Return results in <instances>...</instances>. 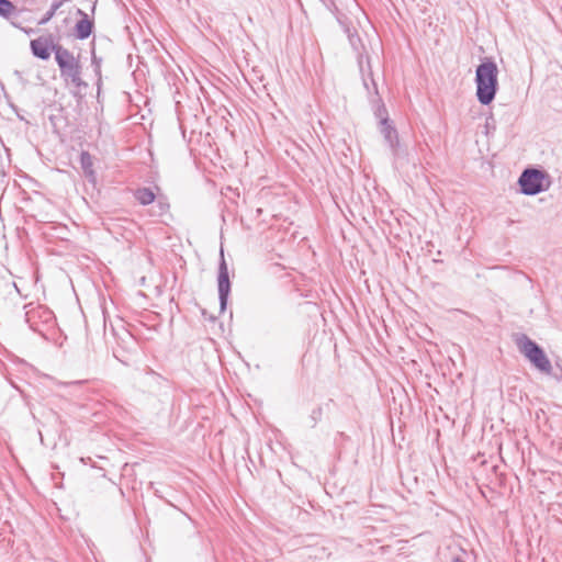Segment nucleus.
<instances>
[{"instance_id":"f257e3e1","label":"nucleus","mask_w":562,"mask_h":562,"mask_svg":"<svg viewBox=\"0 0 562 562\" xmlns=\"http://www.w3.org/2000/svg\"><path fill=\"white\" fill-rule=\"evenodd\" d=\"M476 99L482 105H490L498 91V67L492 57H484L475 69Z\"/></svg>"},{"instance_id":"f03ea898","label":"nucleus","mask_w":562,"mask_h":562,"mask_svg":"<svg viewBox=\"0 0 562 562\" xmlns=\"http://www.w3.org/2000/svg\"><path fill=\"white\" fill-rule=\"evenodd\" d=\"M21 179L24 181V183L19 182L18 186L20 188V206L19 210L23 213L24 224L18 225L16 227V236L20 240L22 247L31 258V251L33 250L32 245V233L34 225L32 224L33 215L27 214L25 211V206H27L32 202V194L31 189L33 187V179L29 176H22Z\"/></svg>"},{"instance_id":"7ed1b4c3","label":"nucleus","mask_w":562,"mask_h":562,"mask_svg":"<svg viewBox=\"0 0 562 562\" xmlns=\"http://www.w3.org/2000/svg\"><path fill=\"white\" fill-rule=\"evenodd\" d=\"M54 55L56 64L58 65L60 77L65 82H70L75 88L78 89V93L82 89L88 88V83L82 80V66L78 57H75L72 53L64 46L54 47ZM74 94H77L75 92Z\"/></svg>"},{"instance_id":"20e7f679","label":"nucleus","mask_w":562,"mask_h":562,"mask_svg":"<svg viewBox=\"0 0 562 562\" xmlns=\"http://www.w3.org/2000/svg\"><path fill=\"white\" fill-rule=\"evenodd\" d=\"M37 319H42V325L37 322V336L43 340L45 347L50 345L52 350L56 353L63 346L64 338L61 331L56 325L54 313L44 305L37 304Z\"/></svg>"},{"instance_id":"39448f33","label":"nucleus","mask_w":562,"mask_h":562,"mask_svg":"<svg viewBox=\"0 0 562 562\" xmlns=\"http://www.w3.org/2000/svg\"><path fill=\"white\" fill-rule=\"evenodd\" d=\"M515 342L521 355L540 372L550 374L552 366L544 350L540 345L529 338L526 334H518Z\"/></svg>"},{"instance_id":"423d86ee","label":"nucleus","mask_w":562,"mask_h":562,"mask_svg":"<svg viewBox=\"0 0 562 562\" xmlns=\"http://www.w3.org/2000/svg\"><path fill=\"white\" fill-rule=\"evenodd\" d=\"M550 177L544 170L526 168L518 178L520 192L525 195H537L550 187Z\"/></svg>"},{"instance_id":"0eeeda50","label":"nucleus","mask_w":562,"mask_h":562,"mask_svg":"<svg viewBox=\"0 0 562 562\" xmlns=\"http://www.w3.org/2000/svg\"><path fill=\"white\" fill-rule=\"evenodd\" d=\"M232 290L228 267L224 257V250H220V262L217 270V291L220 301V312L224 313L227 307L228 297Z\"/></svg>"},{"instance_id":"6e6552de","label":"nucleus","mask_w":562,"mask_h":562,"mask_svg":"<svg viewBox=\"0 0 562 562\" xmlns=\"http://www.w3.org/2000/svg\"><path fill=\"white\" fill-rule=\"evenodd\" d=\"M76 15L79 16V20L74 26V36L80 41L89 38L94 30V20L81 9H77Z\"/></svg>"},{"instance_id":"1a4fd4ad","label":"nucleus","mask_w":562,"mask_h":562,"mask_svg":"<svg viewBox=\"0 0 562 562\" xmlns=\"http://www.w3.org/2000/svg\"><path fill=\"white\" fill-rule=\"evenodd\" d=\"M358 66H359L362 83H363V87L367 90V92H370V87H369V79H370L372 81L373 92H374V94H378V83L373 78V71H372L370 56L359 53Z\"/></svg>"},{"instance_id":"9d476101","label":"nucleus","mask_w":562,"mask_h":562,"mask_svg":"<svg viewBox=\"0 0 562 562\" xmlns=\"http://www.w3.org/2000/svg\"><path fill=\"white\" fill-rule=\"evenodd\" d=\"M32 11L30 9L21 8L16 9L11 16L8 18V20L11 22V24L23 31L25 34L30 35L34 32V29L32 26Z\"/></svg>"},{"instance_id":"9b49d317","label":"nucleus","mask_w":562,"mask_h":562,"mask_svg":"<svg viewBox=\"0 0 562 562\" xmlns=\"http://www.w3.org/2000/svg\"><path fill=\"white\" fill-rule=\"evenodd\" d=\"M380 133L383 135L384 140L387 143L393 155L395 157H400L402 155V149L398 142V133L393 121L391 120L385 124H380Z\"/></svg>"},{"instance_id":"f8f14e48","label":"nucleus","mask_w":562,"mask_h":562,"mask_svg":"<svg viewBox=\"0 0 562 562\" xmlns=\"http://www.w3.org/2000/svg\"><path fill=\"white\" fill-rule=\"evenodd\" d=\"M61 46L58 43H54L53 37H37V58L47 60L50 57L52 52L54 53V47Z\"/></svg>"},{"instance_id":"ddd939ff","label":"nucleus","mask_w":562,"mask_h":562,"mask_svg":"<svg viewBox=\"0 0 562 562\" xmlns=\"http://www.w3.org/2000/svg\"><path fill=\"white\" fill-rule=\"evenodd\" d=\"M133 195H134L135 200L140 205H144V206L154 204L158 196L151 188H147V187H142V188L135 189L133 192Z\"/></svg>"},{"instance_id":"4468645a","label":"nucleus","mask_w":562,"mask_h":562,"mask_svg":"<svg viewBox=\"0 0 562 562\" xmlns=\"http://www.w3.org/2000/svg\"><path fill=\"white\" fill-rule=\"evenodd\" d=\"M370 102L374 106V115L379 119L380 124H385L387 121H391L387 109L379 93L374 94V97L370 99Z\"/></svg>"},{"instance_id":"2eb2a0df","label":"nucleus","mask_w":562,"mask_h":562,"mask_svg":"<svg viewBox=\"0 0 562 562\" xmlns=\"http://www.w3.org/2000/svg\"><path fill=\"white\" fill-rule=\"evenodd\" d=\"M101 65H102V57L97 56L94 43H92V46H91V66L93 67L94 75L98 78V80H97L98 89H100L101 83H102Z\"/></svg>"},{"instance_id":"dca6fc26","label":"nucleus","mask_w":562,"mask_h":562,"mask_svg":"<svg viewBox=\"0 0 562 562\" xmlns=\"http://www.w3.org/2000/svg\"><path fill=\"white\" fill-rule=\"evenodd\" d=\"M169 207H170V205H169L166 196L158 195L155 201V204L153 206L151 215L153 216H162L168 213Z\"/></svg>"},{"instance_id":"f3484780","label":"nucleus","mask_w":562,"mask_h":562,"mask_svg":"<svg viewBox=\"0 0 562 562\" xmlns=\"http://www.w3.org/2000/svg\"><path fill=\"white\" fill-rule=\"evenodd\" d=\"M337 20L342 25L345 32L347 33L350 45L356 50H358V48H359L358 46L361 45V38L358 35L357 31L356 30L351 31L349 25L347 23H345L341 19L338 18Z\"/></svg>"},{"instance_id":"a211bd4d","label":"nucleus","mask_w":562,"mask_h":562,"mask_svg":"<svg viewBox=\"0 0 562 562\" xmlns=\"http://www.w3.org/2000/svg\"><path fill=\"white\" fill-rule=\"evenodd\" d=\"M22 384H19L16 382H12V385L14 389H16L20 394L23 396V398L25 400L26 404L30 405V401L32 398V395L30 393V389L32 387V383L27 380H24V379H20Z\"/></svg>"},{"instance_id":"6ab92c4d","label":"nucleus","mask_w":562,"mask_h":562,"mask_svg":"<svg viewBox=\"0 0 562 562\" xmlns=\"http://www.w3.org/2000/svg\"><path fill=\"white\" fill-rule=\"evenodd\" d=\"M80 165H81V168L83 169L85 173H89V175H92L93 171H92V157L91 155L83 150L81 151L80 154Z\"/></svg>"},{"instance_id":"aec40b11","label":"nucleus","mask_w":562,"mask_h":562,"mask_svg":"<svg viewBox=\"0 0 562 562\" xmlns=\"http://www.w3.org/2000/svg\"><path fill=\"white\" fill-rule=\"evenodd\" d=\"M16 9L10 0H0V16L8 19Z\"/></svg>"},{"instance_id":"412c9836","label":"nucleus","mask_w":562,"mask_h":562,"mask_svg":"<svg viewBox=\"0 0 562 562\" xmlns=\"http://www.w3.org/2000/svg\"><path fill=\"white\" fill-rule=\"evenodd\" d=\"M23 310H24L23 317H24L25 323L29 325V327L32 330H35L34 323H33V315L35 312V306L31 302V303L25 304L23 306Z\"/></svg>"},{"instance_id":"4be33fe9","label":"nucleus","mask_w":562,"mask_h":562,"mask_svg":"<svg viewBox=\"0 0 562 562\" xmlns=\"http://www.w3.org/2000/svg\"><path fill=\"white\" fill-rule=\"evenodd\" d=\"M322 418H323V407L317 406V407L313 408L308 416L310 427L315 428L316 425L322 420Z\"/></svg>"},{"instance_id":"5701e85b","label":"nucleus","mask_w":562,"mask_h":562,"mask_svg":"<svg viewBox=\"0 0 562 562\" xmlns=\"http://www.w3.org/2000/svg\"><path fill=\"white\" fill-rule=\"evenodd\" d=\"M32 72V65H25L23 63L19 64V68L14 70V75L20 79V81H23V75H30Z\"/></svg>"},{"instance_id":"b1692460","label":"nucleus","mask_w":562,"mask_h":562,"mask_svg":"<svg viewBox=\"0 0 562 562\" xmlns=\"http://www.w3.org/2000/svg\"><path fill=\"white\" fill-rule=\"evenodd\" d=\"M59 8H55L52 3L49 10L43 15L41 20L37 21V25L46 24L56 13Z\"/></svg>"},{"instance_id":"393cba45","label":"nucleus","mask_w":562,"mask_h":562,"mask_svg":"<svg viewBox=\"0 0 562 562\" xmlns=\"http://www.w3.org/2000/svg\"><path fill=\"white\" fill-rule=\"evenodd\" d=\"M325 5L333 13L338 11V8H337V5H336L334 0L325 1Z\"/></svg>"},{"instance_id":"a878e982","label":"nucleus","mask_w":562,"mask_h":562,"mask_svg":"<svg viewBox=\"0 0 562 562\" xmlns=\"http://www.w3.org/2000/svg\"><path fill=\"white\" fill-rule=\"evenodd\" d=\"M87 382H88V380H77V381H71V382H65L64 385H66V386H70V385L79 386V385H82V384H85Z\"/></svg>"},{"instance_id":"bb28decb","label":"nucleus","mask_w":562,"mask_h":562,"mask_svg":"<svg viewBox=\"0 0 562 562\" xmlns=\"http://www.w3.org/2000/svg\"><path fill=\"white\" fill-rule=\"evenodd\" d=\"M35 48H36L35 38H33L30 41V49H31V53L33 56H35Z\"/></svg>"},{"instance_id":"cd10ccee","label":"nucleus","mask_w":562,"mask_h":562,"mask_svg":"<svg viewBox=\"0 0 562 562\" xmlns=\"http://www.w3.org/2000/svg\"><path fill=\"white\" fill-rule=\"evenodd\" d=\"M369 87H370V92H368L369 94V98L371 99L372 97H374V92H373V88H372V81L369 79Z\"/></svg>"},{"instance_id":"c85d7f7f","label":"nucleus","mask_w":562,"mask_h":562,"mask_svg":"<svg viewBox=\"0 0 562 562\" xmlns=\"http://www.w3.org/2000/svg\"><path fill=\"white\" fill-rule=\"evenodd\" d=\"M36 231H37V233L41 232L44 235L46 234L44 231V225H37Z\"/></svg>"},{"instance_id":"c756f323","label":"nucleus","mask_w":562,"mask_h":562,"mask_svg":"<svg viewBox=\"0 0 562 562\" xmlns=\"http://www.w3.org/2000/svg\"><path fill=\"white\" fill-rule=\"evenodd\" d=\"M22 364L25 367V369L27 368L31 372H34V369L32 366H27L24 361H22Z\"/></svg>"},{"instance_id":"7c9ffc66","label":"nucleus","mask_w":562,"mask_h":562,"mask_svg":"<svg viewBox=\"0 0 562 562\" xmlns=\"http://www.w3.org/2000/svg\"><path fill=\"white\" fill-rule=\"evenodd\" d=\"M16 114H18V116H19V119H20V120H22V121H24V120H25L23 114H20L18 111H16Z\"/></svg>"},{"instance_id":"2f4dec72","label":"nucleus","mask_w":562,"mask_h":562,"mask_svg":"<svg viewBox=\"0 0 562 562\" xmlns=\"http://www.w3.org/2000/svg\"><path fill=\"white\" fill-rule=\"evenodd\" d=\"M16 114H18V116H19V119H20V120H22V121H24V120H25L23 114H20L18 111H16Z\"/></svg>"},{"instance_id":"473e14b6","label":"nucleus","mask_w":562,"mask_h":562,"mask_svg":"<svg viewBox=\"0 0 562 562\" xmlns=\"http://www.w3.org/2000/svg\"><path fill=\"white\" fill-rule=\"evenodd\" d=\"M207 318H209V321H211V322H214V321H215V317H214L213 315H210Z\"/></svg>"},{"instance_id":"72a5a7b5","label":"nucleus","mask_w":562,"mask_h":562,"mask_svg":"<svg viewBox=\"0 0 562 562\" xmlns=\"http://www.w3.org/2000/svg\"><path fill=\"white\" fill-rule=\"evenodd\" d=\"M454 562H465V561L461 560L460 558H456Z\"/></svg>"},{"instance_id":"f704fd0d","label":"nucleus","mask_w":562,"mask_h":562,"mask_svg":"<svg viewBox=\"0 0 562 562\" xmlns=\"http://www.w3.org/2000/svg\"><path fill=\"white\" fill-rule=\"evenodd\" d=\"M202 315H203L204 317H206V316H207V313H206V311H205V310H202Z\"/></svg>"},{"instance_id":"c9c22d12","label":"nucleus","mask_w":562,"mask_h":562,"mask_svg":"<svg viewBox=\"0 0 562 562\" xmlns=\"http://www.w3.org/2000/svg\"><path fill=\"white\" fill-rule=\"evenodd\" d=\"M94 10H95V2L93 3L92 9H91L92 13H94Z\"/></svg>"},{"instance_id":"e433bc0d","label":"nucleus","mask_w":562,"mask_h":562,"mask_svg":"<svg viewBox=\"0 0 562 562\" xmlns=\"http://www.w3.org/2000/svg\"><path fill=\"white\" fill-rule=\"evenodd\" d=\"M37 434H38V436H40L41 440H43L42 432H41V431H37Z\"/></svg>"},{"instance_id":"4c0bfd02","label":"nucleus","mask_w":562,"mask_h":562,"mask_svg":"<svg viewBox=\"0 0 562 562\" xmlns=\"http://www.w3.org/2000/svg\"><path fill=\"white\" fill-rule=\"evenodd\" d=\"M23 1H24V2H29V0H23ZM30 2L32 3V2H33V0H30Z\"/></svg>"}]
</instances>
